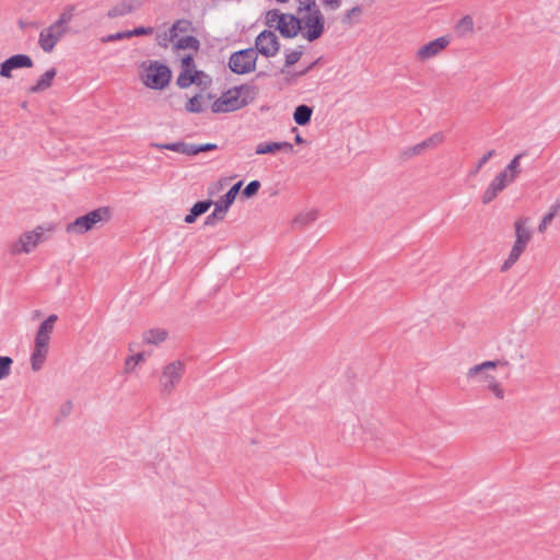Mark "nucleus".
<instances>
[{"label": "nucleus", "instance_id": "obj_1", "mask_svg": "<svg viewBox=\"0 0 560 560\" xmlns=\"http://www.w3.org/2000/svg\"><path fill=\"white\" fill-rule=\"evenodd\" d=\"M58 320V316L55 314L49 315L38 327L35 339L34 348L31 355V365L34 372H38L47 358L48 348L50 342L51 334L55 329V324Z\"/></svg>", "mask_w": 560, "mask_h": 560}, {"label": "nucleus", "instance_id": "obj_2", "mask_svg": "<svg viewBox=\"0 0 560 560\" xmlns=\"http://www.w3.org/2000/svg\"><path fill=\"white\" fill-rule=\"evenodd\" d=\"M140 68L141 81L147 88L152 90H163L168 85L172 78V71L166 65L158 60H149L143 61Z\"/></svg>", "mask_w": 560, "mask_h": 560}, {"label": "nucleus", "instance_id": "obj_3", "mask_svg": "<svg viewBox=\"0 0 560 560\" xmlns=\"http://www.w3.org/2000/svg\"><path fill=\"white\" fill-rule=\"evenodd\" d=\"M110 219V210L107 207H101L88 212L84 215L78 217L74 221L66 226L69 234L82 235L96 229L98 225H104Z\"/></svg>", "mask_w": 560, "mask_h": 560}, {"label": "nucleus", "instance_id": "obj_4", "mask_svg": "<svg viewBox=\"0 0 560 560\" xmlns=\"http://www.w3.org/2000/svg\"><path fill=\"white\" fill-rule=\"evenodd\" d=\"M250 89L240 86L224 92L211 106L213 113H230L237 110L248 104L244 94H248Z\"/></svg>", "mask_w": 560, "mask_h": 560}, {"label": "nucleus", "instance_id": "obj_5", "mask_svg": "<svg viewBox=\"0 0 560 560\" xmlns=\"http://www.w3.org/2000/svg\"><path fill=\"white\" fill-rule=\"evenodd\" d=\"M54 229L52 224L37 225L34 230L21 234L12 245L11 253L14 255L31 253L39 243L47 240L46 233L52 232Z\"/></svg>", "mask_w": 560, "mask_h": 560}, {"label": "nucleus", "instance_id": "obj_6", "mask_svg": "<svg viewBox=\"0 0 560 560\" xmlns=\"http://www.w3.org/2000/svg\"><path fill=\"white\" fill-rule=\"evenodd\" d=\"M186 371V365L180 360H175L163 366L159 385L163 396H170L180 383Z\"/></svg>", "mask_w": 560, "mask_h": 560}, {"label": "nucleus", "instance_id": "obj_7", "mask_svg": "<svg viewBox=\"0 0 560 560\" xmlns=\"http://www.w3.org/2000/svg\"><path fill=\"white\" fill-rule=\"evenodd\" d=\"M300 33L308 42L318 39L325 31V18L320 10L303 13L298 16Z\"/></svg>", "mask_w": 560, "mask_h": 560}, {"label": "nucleus", "instance_id": "obj_8", "mask_svg": "<svg viewBox=\"0 0 560 560\" xmlns=\"http://www.w3.org/2000/svg\"><path fill=\"white\" fill-rule=\"evenodd\" d=\"M257 51L254 48L233 52L229 59V68L237 74L249 73L255 70Z\"/></svg>", "mask_w": 560, "mask_h": 560}, {"label": "nucleus", "instance_id": "obj_9", "mask_svg": "<svg viewBox=\"0 0 560 560\" xmlns=\"http://www.w3.org/2000/svg\"><path fill=\"white\" fill-rule=\"evenodd\" d=\"M65 28L59 24L52 23L47 27H44L38 35V45L43 51L51 52L56 45L68 34Z\"/></svg>", "mask_w": 560, "mask_h": 560}, {"label": "nucleus", "instance_id": "obj_10", "mask_svg": "<svg viewBox=\"0 0 560 560\" xmlns=\"http://www.w3.org/2000/svg\"><path fill=\"white\" fill-rule=\"evenodd\" d=\"M256 51L265 57H273L278 54L280 43L275 32L262 31L256 38L255 42Z\"/></svg>", "mask_w": 560, "mask_h": 560}, {"label": "nucleus", "instance_id": "obj_11", "mask_svg": "<svg viewBox=\"0 0 560 560\" xmlns=\"http://www.w3.org/2000/svg\"><path fill=\"white\" fill-rule=\"evenodd\" d=\"M450 45V39L446 36L435 38L422 45L416 52L417 60L423 62L440 55Z\"/></svg>", "mask_w": 560, "mask_h": 560}, {"label": "nucleus", "instance_id": "obj_12", "mask_svg": "<svg viewBox=\"0 0 560 560\" xmlns=\"http://www.w3.org/2000/svg\"><path fill=\"white\" fill-rule=\"evenodd\" d=\"M33 60L28 55L18 54L5 59L0 65V77L10 79L12 71L21 68H32Z\"/></svg>", "mask_w": 560, "mask_h": 560}, {"label": "nucleus", "instance_id": "obj_13", "mask_svg": "<svg viewBox=\"0 0 560 560\" xmlns=\"http://www.w3.org/2000/svg\"><path fill=\"white\" fill-rule=\"evenodd\" d=\"M504 171H501L489 184L482 195V202L490 203L501 191H503L510 184L514 183Z\"/></svg>", "mask_w": 560, "mask_h": 560}, {"label": "nucleus", "instance_id": "obj_14", "mask_svg": "<svg viewBox=\"0 0 560 560\" xmlns=\"http://www.w3.org/2000/svg\"><path fill=\"white\" fill-rule=\"evenodd\" d=\"M443 140H444L443 133L442 132H435L431 137H429L428 139L423 140L422 142L406 149L402 152V155L406 159H408L410 156H413V155H419L424 150L439 145L440 143L443 142Z\"/></svg>", "mask_w": 560, "mask_h": 560}, {"label": "nucleus", "instance_id": "obj_15", "mask_svg": "<svg viewBox=\"0 0 560 560\" xmlns=\"http://www.w3.org/2000/svg\"><path fill=\"white\" fill-rule=\"evenodd\" d=\"M277 30L284 38H293L300 33V21L296 15L288 13L277 25Z\"/></svg>", "mask_w": 560, "mask_h": 560}, {"label": "nucleus", "instance_id": "obj_16", "mask_svg": "<svg viewBox=\"0 0 560 560\" xmlns=\"http://www.w3.org/2000/svg\"><path fill=\"white\" fill-rule=\"evenodd\" d=\"M277 151L293 152V145L290 142H262L256 147V154H269Z\"/></svg>", "mask_w": 560, "mask_h": 560}, {"label": "nucleus", "instance_id": "obj_17", "mask_svg": "<svg viewBox=\"0 0 560 560\" xmlns=\"http://www.w3.org/2000/svg\"><path fill=\"white\" fill-rule=\"evenodd\" d=\"M476 378L479 382H485L486 388L488 390H490L495 396V398H498L500 400L504 399L505 392H504L503 387L501 386L500 382L493 375L482 374Z\"/></svg>", "mask_w": 560, "mask_h": 560}, {"label": "nucleus", "instance_id": "obj_18", "mask_svg": "<svg viewBox=\"0 0 560 560\" xmlns=\"http://www.w3.org/2000/svg\"><path fill=\"white\" fill-rule=\"evenodd\" d=\"M528 222L527 218H521L514 223V230H515V242L523 244L525 246L528 245V243L532 240V232L526 226Z\"/></svg>", "mask_w": 560, "mask_h": 560}, {"label": "nucleus", "instance_id": "obj_19", "mask_svg": "<svg viewBox=\"0 0 560 560\" xmlns=\"http://www.w3.org/2000/svg\"><path fill=\"white\" fill-rule=\"evenodd\" d=\"M57 74V70L55 68H50L48 69L44 74H42V77L37 80L36 84L32 85L30 88V92L31 93H40V92H44L46 90H48L51 84H52V81L55 79Z\"/></svg>", "mask_w": 560, "mask_h": 560}, {"label": "nucleus", "instance_id": "obj_20", "mask_svg": "<svg viewBox=\"0 0 560 560\" xmlns=\"http://www.w3.org/2000/svg\"><path fill=\"white\" fill-rule=\"evenodd\" d=\"M508 364H509L508 361H500V360L485 361L480 364L471 366L467 372V377L475 378V377H478L479 375L487 374L486 373L487 370H492V369H495L497 366L508 365Z\"/></svg>", "mask_w": 560, "mask_h": 560}, {"label": "nucleus", "instance_id": "obj_21", "mask_svg": "<svg viewBox=\"0 0 560 560\" xmlns=\"http://www.w3.org/2000/svg\"><path fill=\"white\" fill-rule=\"evenodd\" d=\"M526 247L527 246H525L523 244L514 242V244H513V246H512V248L510 250V254H509L508 258L504 260V262L502 264L500 270L502 272H505L509 269H511L512 266L518 260L521 255L524 253Z\"/></svg>", "mask_w": 560, "mask_h": 560}, {"label": "nucleus", "instance_id": "obj_22", "mask_svg": "<svg viewBox=\"0 0 560 560\" xmlns=\"http://www.w3.org/2000/svg\"><path fill=\"white\" fill-rule=\"evenodd\" d=\"M318 218V211L315 209L306 210L299 213L292 221L293 228L304 229L308 224L315 222Z\"/></svg>", "mask_w": 560, "mask_h": 560}, {"label": "nucleus", "instance_id": "obj_23", "mask_svg": "<svg viewBox=\"0 0 560 560\" xmlns=\"http://www.w3.org/2000/svg\"><path fill=\"white\" fill-rule=\"evenodd\" d=\"M135 9L133 0H122L116 5H114L108 12L107 16L109 19H116L119 16H125L132 12Z\"/></svg>", "mask_w": 560, "mask_h": 560}, {"label": "nucleus", "instance_id": "obj_24", "mask_svg": "<svg viewBox=\"0 0 560 560\" xmlns=\"http://www.w3.org/2000/svg\"><path fill=\"white\" fill-rule=\"evenodd\" d=\"M74 16H75V5L67 4L60 12V14H59L58 19L55 21V23L59 24L67 32H70V23L72 22Z\"/></svg>", "mask_w": 560, "mask_h": 560}, {"label": "nucleus", "instance_id": "obj_25", "mask_svg": "<svg viewBox=\"0 0 560 560\" xmlns=\"http://www.w3.org/2000/svg\"><path fill=\"white\" fill-rule=\"evenodd\" d=\"M167 338V331L161 328L149 329L143 332V342L159 346Z\"/></svg>", "mask_w": 560, "mask_h": 560}, {"label": "nucleus", "instance_id": "obj_26", "mask_svg": "<svg viewBox=\"0 0 560 560\" xmlns=\"http://www.w3.org/2000/svg\"><path fill=\"white\" fill-rule=\"evenodd\" d=\"M525 155L526 152H521L516 154L503 170L513 180H516L518 175L522 173L521 160Z\"/></svg>", "mask_w": 560, "mask_h": 560}, {"label": "nucleus", "instance_id": "obj_27", "mask_svg": "<svg viewBox=\"0 0 560 560\" xmlns=\"http://www.w3.org/2000/svg\"><path fill=\"white\" fill-rule=\"evenodd\" d=\"M455 32L459 37H467L474 33V20L470 15L463 16L455 26Z\"/></svg>", "mask_w": 560, "mask_h": 560}, {"label": "nucleus", "instance_id": "obj_28", "mask_svg": "<svg viewBox=\"0 0 560 560\" xmlns=\"http://www.w3.org/2000/svg\"><path fill=\"white\" fill-rule=\"evenodd\" d=\"M312 114H313L312 107L302 104L295 108L294 114H293V119L298 125L305 126L311 121Z\"/></svg>", "mask_w": 560, "mask_h": 560}, {"label": "nucleus", "instance_id": "obj_29", "mask_svg": "<svg viewBox=\"0 0 560 560\" xmlns=\"http://www.w3.org/2000/svg\"><path fill=\"white\" fill-rule=\"evenodd\" d=\"M174 47L176 49H198L199 47V40L191 35H187L180 38L175 39Z\"/></svg>", "mask_w": 560, "mask_h": 560}, {"label": "nucleus", "instance_id": "obj_30", "mask_svg": "<svg viewBox=\"0 0 560 560\" xmlns=\"http://www.w3.org/2000/svg\"><path fill=\"white\" fill-rule=\"evenodd\" d=\"M198 74V71L189 72L188 70H182V72L177 77L176 83L180 89H186L196 82V78Z\"/></svg>", "mask_w": 560, "mask_h": 560}, {"label": "nucleus", "instance_id": "obj_31", "mask_svg": "<svg viewBox=\"0 0 560 560\" xmlns=\"http://www.w3.org/2000/svg\"><path fill=\"white\" fill-rule=\"evenodd\" d=\"M226 210H223L221 205L214 203V210L210 213L205 221L206 225H215L218 222L222 221L226 214Z\"/></svg>", "mask_w": 560, "mask_h": 560}, {"label": "nucleus", "instance_id": "obj_32", "mask_svg": "<svg viewBox=\"0 0 560 560\" xmlns=\"http://www.w3.org/2000/svg\"><path fill=\"white\" fill-rule=\"evenodd\" d=\"M288 13H282L277 9L270 10L266 14V23L269 27H276Z\"/></svg>", "mask_w": 560, "mask_h": 560}, {"label": "nucleus", "instance_id": "obj_33", "mask_svg": "<svg viewBox=\"0 0 560 560\" xmlns=\"http://www.w3.org/2000/svg\"><path fill=\"white\" fill-rule=\"evenodd\" d=\"M295 1L298 3V8H296L298 15H302L303 13L319 10L315 0H295Z\"/></svg>", "mask_w": 560, "mask_h": 560}, {"label": "nucleus", "instance_id": "obj_34", "mask_svg": "<svg viewBox=\"0 0 560 560\" xmlns=\"http://www.w3.org/2000/svg\"><path fill=\"white\" fill-rule=\"evenodd\" d=\"M189 22L185 20L176 21L173 26L170 28V40L174 42L178 37V32H186Z\"/></svg>", "mask_w": 560, "mask_h": 560}, {"label": "nucleus", "instance_id": "obj_35", "mask_svg": "<svg viewBox=\"0 0 560 560\" xmlns=\"http://www.w3.org/2000/svg\"><path fill=\"white\" fill-rule=\"evenodd\" d=\"M13 360L10 357L0 355V380H4L11 373Z\"/></svg>", "mask_w": 560, "mask_h": 560}, {"label": "nucleus", "instance_id": "obj_36", "mask_svg": "<svg viewBox=\"0 0 560 560\" xmlns=\"http://www.w3.org/2000/svg\"><path fill=\"white\" fill-rule=\"evenodd\" d=\"M151 147L156 148L159 150H170V151H174L177 153H182V150L184 149V142L183 141L172 142V143L152 142Z\"/></svg>", "mask_w": 560, "mask_h": 560}, {"label": "nucleus", "instance_id": "obj_37", "mask_svg": "<svg viewBox=\"0 0 560 560\" xmlns=\"http://www.w3.org/2000/svg\"><path fill=\"white\" fill-rule=\"evenodd\" d=\"M212 203L213 202L211 200L198 201L191 207L190 212L198 218L201 214L206 213L212 206Z\"/></svg>", "mask_w": 560, "mask_h": 560}, {"label": "nucleus", "instance_id": "obj_38", "mask_svg": "<svg viewBox=\"0 0 560 560\" xmlns=\"http://www.w3.org/2000/svg\"><path fill=\"white\" fill-rule=\"evenodd\" d=\"M145 360V357H144V353L143 352H139L137 353L136 355H131L129 357L127 360H126V363H125V366H126V371L125 373H131L133 372V369L137 364H139L140 362L144 361Z\"/></svg>", "mask_w": 560, "mask_h": 560}, {"label": "nucleus", "instance_id": "obj_39", "mask_svg": "<svg viewBox=\"0 0 560 560\" xmlns=\"http://www.w3.org/2000/svg\"><path fill=\"white\" fill-rule=\"evenodd\" d=\"M302 55H303L302 49L285 51V63H284V67H291V66L295 65L300 60Z\"/></svg>", "mask_w": 560, "mask_h": 560}, {"label": "nucleus", "instance_id": "obj_40", "mask_svg": "<svg viewBox=\"0 0 560 560\" xmlns=\"http://www.w3.org/2000/svg\"><path fill=\"white\" fill-rule=\"evenodd\" d=\"M186 110L189 113H201L202 106L199 100V95L190 97L186 104Z\"/></svg>", "mask_w": 560, "mask_h": 560}, {"label": "nucleus", "instance_id": "obj_41", "mask_svg": "<svg viewBox=\"0 0 560 560\" xmlns=\"http://www.w3.org/2000/svg\"><path fill=\"white\" fill-rule=\"evenodd\" d=\"M495 151L494 150H489L487 153H485L480 160L477 162L475 168L471 171V175H476L478 174V172L482 168V166L490 160L492 159L494 155H495Z\"/></svg>", "mask_w": 560, "mask_h": 560}, {"label": "nucleus", "instance_id": "obj_42", "mask_svg": "<svg viewBox=\"0 0 560 560\" xmlns=\"http://www.w3.org/2000/svg\"><path fill=\"white\" fill-rule=\"evenodd\" d=\"M260 188V182L259 180H252L249 182L246 187L243 189V196L246 198H250L255 196Z\"/></svg>", "mask_w": 560, "mask_h": 560}, {"label": "nucleus", "instance_id": "obj_43", "mask_svg": "<svg viewBox=\"0 0 560 560\" xmlns=\"http://www.w3.org/2000/svg\"><path fill=\"white\" fill-rule=\"evenodd\" d=\"M125 38H130V33H128V31L118 32L115 34L104 36L101 40L103 43H109V42H116V40H120V39H125Z\"/></svg>", "mask_w": 560, "mask_h": 560}, {"label": "nucleus", "instance_id": "obj_44", "mask_svg": "<svg viewBox=\"0 0 560 560\" xmlns=\"http://www.w3.org/2000/svg\"><path fill=\"white\" fill-rule=\"evenodd\" d=\"M235 198L233 197V194L226 192L224 194L219 201L214 202L215 205H221L223 210H229L231 205L234 202Z\"/></svg>", "mask_w": 560, "mask_h": 560}, {"label": "nucleus", "instance_id": "obj_45", "mask_svg": "<svg viewBox=\"0 0 560 560\" xmlns=\"http://www.w3.org/2000/svg\"><path fill=\"white\" fill-rule=\"evenodd\" d=\"M182 68L183 70H188L189 72H195V60L192 56L187 55L182 59Z\"/></svg>", "mask_w": 560, "mask_h": 560}, {"label": "nucleus", "instance_id": "obj_46", "mask_svg": "<svg viewBox=\"0 0 560 560\" xmlns=\"http://www.w3.org/2000/svg\"><path fill=\"white\" fill-rule=\"evenodd\" d=\"M198 153H199V144L184 142V149L182 150V154L196 155Z\"/></svg>", "mask_w": 560, "mask_h": 560}, {"label": "nucleus", "instance_id": "obj_47", "mask_svg": "<svg viewBox=\"0 0 560 560\" xmlns=\"http://www.w3.org/2000/svg\"><path fill=\"white\" fill-rule=\"evenodd\" d=\"M553 219H555V217H552V213L545 214L538 225V231L540 233H544L547 230L548 225L552 222Z\"/></svg>", "mask_w": 560, "mask_h": 560}, {"label": "nucleus", "instance_id": "obj_48", "mask_svg": "<svg viewBox=\"0 0 560 560\" xmlns=\"http://www.w3.org/2000/svg\"><path fill=\"white\" fill-rule=\"evenodd\" d=\"M128 33H130V37H132V36L149 35V34L153 33V28L152 27H143V26H141V27H136L132 31H128Z\"/></svg>", "mask_w": 560, "mask_h": 560}, {"label": "nucleus", "instance_id": "obj_49", "mask_svg": "<svg viewBox=\"0 0 560 560\" xmlns=\"http://www.w3.org/2000/svg\"><path fill=\"white\" fill-rule=\"evenodd\" d=\"M324 5L335 11L341 5V0H322Z\"/></svg>", "mask_w": 560, "mask_h": 560}, {"label": "nucleus", "instance_id": "obj_50", "mask_svg": "<svg viewBox=\"0 0 560 560\" xmlns=\"http://www.w3.org/2000/svg\"><path fill=\"white\" fill-rule=\"evenodd\" d=\"M560 211V197L556 199V201L550 206L548 213H552V217H556Z\"/></svg>", "mask_w": 560, "mask_h": 560}, {"label": "nucleus", "instance_id": "obj_51", "mask_svg": "<svg viewBox=\"0 0 560 560\" xmlns=\"http://www.w3.org/2000/svg\"><path fill=\"white\" fill-rule=\"evenodd\" d=\"M243 185V182H237L236 184H234L229 190L228 192L230 194H233V197L236 198L237 194L240 192V189Z\"/></svg>", "mask_w": 560, "mask_h": 560}, {"label": "nucleus", "instance_id": "obj_52", "mask_svg": "<svg viewBox=\"0 0 560 560\" xmlns=\"http://www.w3.org/2000/svg\"><path fill=\"white\" fill-rule=\"evenodd\" d=\"M217 148L214 143L199 144V153L215 150Z\"/></svg>", "mask_w": 560, "mask_h": 560}, {"label": "nucleus", "instance_id": "obj_53", "mask_svg": "<svg viewBox=\"0 0 560 560\" xmlns=\"http://www.w3.org/2000/svg\"><path fill=\"white\" fill-rule=\"evenodd\" d=\"M72 410V402L71 401H67L65 402L62 406H61V413L62 416H68Z\"/></svg>", "mask_w": 560, "mask_h": 560}, {"label": "nucleus", "instance_id": "obj_54", "mask_svg": "<svg viewBox=\"0 0 560 560\" xmlns=\"http://www.w3.org/2000/svg\"><path fill=\"white\" fill-rule=\"evenodd\" d=\"M360 12H361L360 7H354V8H352L351 10H349V11L346 13L345 20H349L352 15H354V14H357V13H360Z\"/></svg>", "mask_w": 560, "mask_h": 560}, {"label": "nucleus", "instance_id": "obj_55", "mask_svg": "<svg viewBox=\"0 0 560 560\" xmlns=\"http://www.w3.org/2000/svg\"><path fill=\"white\" fill-rule=\"evenodd\" d=\"M196 219H197V217H196V215H194L191 212H189V213L185 217L184 221H185L186 223L190 224V223H194V222L196 221Z\"/></svg>", "mask_w": 560, "mask_h": 560}, {"label": "nucleus", "instance_id": "obj_56", "mask_svg": "<svg viewBox=\"0 0 560 560\" xmlns=\"http://www.w3.org/2000/svg\"><path fill=\"white\" fill-rule=\"evenodd\" d=\"M315 65V62L311 63L308 67H306L305 69H302L301 72H299V75H304L306 74L312 68L313 66Z\"/></svg>", "mask_w": 560, "mask_h": 560}, {"label": "nucleus", "instance_id": "obj_57", "mask_svg": "<svg viewBox=\"0 0 560 560\" xmlns=\"http://www.w3.org/2000/svg\"><path fill=\"white\" fill-rule=\"evenodd\" d=\"M294 141H295L298 144H300V143H303V142H304L303 138H302L300 135H296V136H295Z\"/></svg>", "mask_w": 560, "mask_h": 560}, {"label": "nucleus", "instance_id": "obj_58", "mask_svg": "<svg viewBox=\"0 0 560 560\" xmlns=\"http://www.w3.org/2000/svg\"><path fill=\"white\" fill-rule=\"evenodd\" d=\"M364 440H366V438H364V436H358V438H353V439H352V442L364 441Z\"/></svg>", "mask_w": 560, "mask_h": 560}]
</instances>
